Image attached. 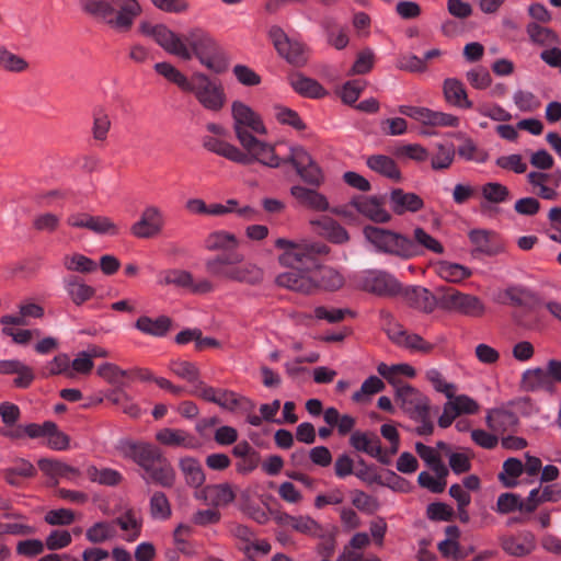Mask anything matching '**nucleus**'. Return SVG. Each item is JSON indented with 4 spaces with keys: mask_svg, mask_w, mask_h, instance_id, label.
Wrapping results in <instances>:
<instances>
[{
    "mask_svg": "<svg viewBox=\"0 0 561 561\" xmlns=\"http://www.w3.org/2000/svg\"><path fill=\"white\" fill-rule=\"evenodd\" d=\"M45 430L47 431L46 436L48 437V447L55 450H66L69 448L70 437L66 433L59 431L56 423L46 421Z\"/></svg>",
    "mask_w": 561,
    "mask_h": 561,
    "instance_id": "8fccbe9b",
    "label": "nucleus"
},
{
    "mask_svg": "<svg viewBox=\"0 0 561 561\" xmlns=\"http://www.w3.org/2000/svg\"><path fill=\"white\" fill-rule=\"evenodd\" d=\"M389 198L392 211L398 216L408 211L416 213L424 208V201L420 195L404 192L402 188H393Z\"/></svg>",
    "mask_w": 561,
    "mask_h": 561,
    "instance_id": "4be33fe9",
    "label": "nucleus"
},
{
    "mask_svg": "<svg viewBox=\"0 0 561 561\" xmlns=\"http://www.w3.org/2000/svg\"><path fill=\"white\" fill-rule=\"evenodd\" d=\"M275 247L283 250L278 256V262L288 267L306 264L314 261L318 256H324L330 253V248L322 242H310L300 240L298 242L278 238L275 240Z\"/></svg>",
    "mask_w": 561,
    "mask_h": 561,
    "instance_id": "7ed1b4c3",
    "label": "nucleus"
},
{
    "mask_svg": "<svg viewBox=\"0 0 561 561\" xmlns=\"http://www.w3.org/2000/svg\"><path fill=\"white\" fill-rule=\"evenodd\" d=\"M208 494L213 507L226 506L236 500V494L229 483L210 484Z\"/></svg>",
    "mask_w": 561,
    "mask_h": 561,
    "instance_id": "de8ad7c7",
    "label": "nucleus"
},
{
    "mask_svg": "<svg viewBox=\"0 0 561 561\" xmlns=\"http://www.w3.org/2000/svg\"><path fill=\"white\" fill-rule=\"evenodd\" d=\"M438 274L448 282L458 283L471 275V271L460 264L447 261L438 262Z\"/></svg>",
    "mask_w": 561,
    "mask_h": 561,
    "instance_id": "a18cd8bd",
    "label": "nucleus"
},
{
    "mask_svg": "<svg viewBox=\"0 0 561 561\" xmlns=\"http://www.w3.org/2000/svg\"><path fill=\"white\" fill-rule=\"evenodd\" d=\"M119 10L114 19H110L107 23L121 31H128L134 22V19L141 13V7L137 0H126V2L118 3Z\"/></svg>",
    "mask_w": 561,
    "mask_h": 561,
    "instance_id": "a878e982",
    "label": "nucleus"
},
{
    "mask_svg": "<svg viewBox=\"0 0 561 561\" xmlns=\"http://www.w3.org/2000/svg\"><path fill=\"white\" fill-rule=\"evenodd\" d=\"M38 468L54 481L51 485L58 484V478L76 480L81 476L78 468L71 467L66 462L55 459L42 458L37 461Z\"/></svg>",
    "mask_w": 561,
    "mask_h": 561,
    "instance_id": "b1692460",
    "label": "nucleus"
},
{
    "mask_svg": "<svg viewBox=\"0 0 561 561\" xmlns=\"http://www.w3.org/2000/svg\"><path fill=\"white\" fill-rule=\"evenodd\" d=\"M139 28L142 34L152 36L157 44L165 51L179 56L184 60H190L192 58L190 49L182 42L180 36L169 30L165 25H152L149 22H141Z\"/></svg>",
    "mask_w": 561,
    "mask_h": 561,
    "instance_id": "9d476101",
    "label": "nucleus"
},
{
    "mask_svg": "<svg viewBox=\"0 0 561 561\" xmlns=\"http://www.w3.org/2000/svg\"><path fill=\"white\" fill-rule=\"evenodd\" d=\"M352 504L363 512L375 513L380 504L378 500L371 495L366 494L364 491H354V497Z\"/></svg>",
    "mask_w": 561,
    "mask_h": 561,
    "instance_id": "69168bd1",
    "label": "nucleus"
},
{
    "mask_svg": "<svg viewBox=\"0 0 561 561\" xmlns=\"http://www.w3.org/2000/svg\"><path fill=\"white\" fill-rule=\"evenodd\" d=\"M293 529L305 535L321 536V525L309 516H295Z\"/></svg>",
    "mask_w": 561,
    "mask_h": 561,
    "instance_id": "e2e57ef3",
    "label": "nucleus"
},
{
    "mask_svg": "<svg viewBox=\"0 0 561 561\" xmlns=\"http://www.w3.org/2000/svg\"><path fill=\"white\" fill-rule=\"evenodd\" d=\"M524 472V465L517 458H508L503 463V470L499 474V480L506 488H514L517 484L516 479Z\"/></svg>",
    "mask_w": 561,
    "mask_h": 561,
    "instance_id": "79ce46f5",
    "label": "nucleus"
},
{
    "mask_svg": "<svg viewBox=\"0 0 561 561\" xmlns=\"http://www.w3.org/2000/svg\"><path fill=\"white\" fill-rule=\"evenodd\" d=\"M360 288L367 293L381 297H393L402 293L401 284L389 273L378 272L365 277Z\"/></svg>",
    "mask_w": 561,
    "mask_h": 561,
    "instance_id": "2eb2a0df",
    "label": "nucleus"
},
{
    "mask_svg": "<svg viewBox=\"0 0 561 561\" xmlns=\"http://www.w3.org/2000/svg\"><path fill=\"white\" fill-rule=\"evenodd\" d=\"M64 266L68 271L78 272V273H92L96 271V263L82 255V254H73L71 256H66L64 261Z\"/></svg>",
    "mask_w": 561,
    "mask_h": 561,
    "instance_id": "5fc2aeb1",
    "label": "nucleus"
},
{
    "mask_svg": "<svg viewBox=\"0 0 561 561\" xmlns=\"http://www.w3.org/2000/svg\"><path fill=\"white\" fill-rule=\"evenodd\" d=\"M197 101L208 111L219 112L226 104V93L219 81L210 80L204 73H194L190 89Z\"/></svg>",
    "mask_w": 561,
    "mask_h": 561,
    "instance_id": "0eeeda50",
    "label": "nucleus"
},
{
    "mask_svg": "<svg viewBox=\"0 0 561 561\" xmlns=\"http://www.w3.org/2000/svg\"><path fill=\"white\" fill-rule=\"evenodd\" d=\"M411 240L415 247V253L413 254V257L420 255L422 253V249L434 252L436 254L444 253L443 244L421 227H416L413 230V239Z\"/></svg>",
    "mask_w": 561,
    "mask_h": 561,
    "instance_id": "e433bc0d",
    "label": "nucleus"
},
{
    "mask_svg": "<svg viewBox=\"0 0 561 561\" xmlns=\"http://www.w3.org/2000/svg\"><path fill=\"white\" fill-rule=\"evenodd\" d=\"M162 224L160 210L150 206L142 211L140 219L131 226V233L138 238H152L160 233Z\"/></svg>",
    "mask_w": 561,
    "mask_h": 561,
    "instance_id": "aec40b11",
    "label": "nucleus"
},
{
    "mask_svg": "<svg viewBox=\"0 0 561 561\" xmlns=\"http://www.w3.org/2000/svg\"><path fill=\"white\" fill-rule=\"evenodd\" d=\"M350 444L355 450L366 453L377 458L382 465H389L391 462L388 454L382 450L379 437L374 433L367 434L356 431L352 433Z\"/></svg>",
    "mask_w": 561,
    "mask_h": 561,
    "instance_id": "dca6fc26",
    "label": "nucleus"
},
{
    "mask_svg": "<svg viewBox=\"0 0 561 561\" xmlns=\"http://www.w3.org/2000/svg\"><path fill=\"white\" fill-rule=\"evenodd\" d=\"M448 402L453 404L454 411L458 416L461 414H474L480 408L476 400L465 394H454V398L448 399Z\"/></svg>",
    "mask_w": 561,
    "mask_h": 561,
    "instance_id": "680f3d73",
    "label": "nucleus"
},
{
    "mask_svg": "<svg viewBox=\"0 0 561 561\" xmlns=\"http://www.w3.org/2000/svg\"><path fill=\"white\" fill-rule=\"evenodd\" d=\"M493 232L485 229H473L469 232V239L474 245L471 251L472 256L477 254H484L488 256H494L504 251L502 243L492 240Z\"/></svg>",
    "mask_w": 561,
    "mask_h": 561,
    "instance_id": "5701e85b",
    "label": "nucleus"
},
{
    "mask_svg": "<svg viewBox=\"0 0 561 561\" xmlns=\"http://www.w3.org/2000/svg\"><path fill=\"white\" fill-rule=\"evenodd\" d=\"M118 451L128 459H131L145 471L151 469L152 465L163 456L161 450L146 442H135L131 439H124L117 446Z\"/></svg>",
    "mask_w": 561,
    "mask_h": 561,
    "instance_id": "9b49d317",
    "label": "nucleus"
},
{
    "mask_svg": "<svg viewBox=\"0 0 561 561\" xmlns=\"http://www.w3.org/2000/svg\"><path fill=\"white\" fill-rule=\"evenodd\" d=\"M367 165L373 171L396 182L401 181L402 175L396 161L385 154H373L367 158Z\"/></svg>",
    "mask_w": 561,
    "mask_h": 561,
    "instance_id": "c85d7f7f",
    "label": "nucleus"
},
{
    "mask_svg": "<svg viewBox=\"0 0 561 561\" xmlns=\"http://www.w3.org/2000/svg\"><path fill=\"white\" fill-rule=\"evenodd\" d=\"M561 499V488L557 484L546 485L542 490L535 488L527 497L526 513H533L545 502H558Z\"/></svg>",
    "mask_w": 561,
    "mask_h": 561,
    "instance_id": "cd10ccee",
    "label": "nucleus"
},
{
    "mask_svg": "<svg viewBox=\"0 0 561 561\" xmlns=\"http://www.w3.org/2000/svg\"><path fill=\"white\" fill-rule=\"evenodd\" d=\"M238 241L234 234L229 232L210 233L206 240L209 251L227 250L226 252L206 262L207 272L218 278L259 285L263 282L262 268L253 263H245L243 254L231 250L237 248Z\"/></svg>",
    "mask_w": 561,
    "mask_h": 561,
    "instance_id": "f257e3e1",
    "label": "nucleus"
},
{
    "mask_svg": "<svg viewBox=\"0 0 561 561\" xmlns=\"http://www.w3.org/2000/svg\"><path fill=\"white\" fill-rule=\"evenodd\" d=\"M0 433L10 439H21L24 436L30 438H38L46 436L47 431L45 430V422L39 425L36 423H30L25 426L19 425L14 428H1Z\"/></svg>",
    "mask_w": 561,
    "mask_h": 561,
    "instance_id": "58836bf2",
    "label": "nucleus"
},
{
    "mask_svg": "<svg viewBox=\"0 0 561 561\" xmlns=\"http://www.w3.org/2000/svg\"><path fill=\"white\" fill-rule=\"evenodd\" d=\"M401 295L405 302L415 309H419L425 313H431L436 307L440 308V295L436 296L432 294L427 288L421 286L402 288Z\"/></svg>",
    "mask_w": 561,
    "mask_h": 561,
    "instance_id": "a211bd4d",
    "label": "nucleus"
},
{
    "mask_svg": "<svg viewBox=\"0 0 561 561\" xmlns=\"http://www.w3.org/2000/svg\"><path fill=\"white\" fill-rule=\"evenodd\" d=\"M36 474L35 467L23 458L15 461L14 467L5 468L3 470L4 480L13 486L20 485L19 477L33 478Z\"/></svg>",
    "mask_w": 561,
    "mask_h": 561,
    "instance_id": "4c0bfd02",
    "label": "nucleus"
},
{
    "mask_svg": "<svg viewBox=\"0 0 561 561\" xmlns=\"http://www.w3.org/2000/svg\"><path fill=\"white\" fill-rule=\"evenodd\" d=\"M389 337L398 344H401L400 337H404L402 344L407 348L419 351L425 354L431 353L434 348L431 343L426 342L421 335L415 333L408 334L405 331H399L397 334H389Z\"/></svg>",
    "mask_w": 561,
    "mask_h": 561,
    "instance_id": "37998d69",
    "label": "nucleus"
},
{
    "mask_svg": "<svg viewBox=\"0 0 561 561\" xmlns=\"http://www.w3.org/2000/svg\"><path fill=\"white\" fill-rule=\"evenodd\" d=\"M231 114L233 118V130L241 145L253 140L254 136L251 131L264 135L266 128L260 117L250 106L241 101H234L231 105Z\"/></svg>",
    "mask_w": 561,
    "mask_h": 561,
    "instance_id": "6e6552de",
    "label": "nucleus"
},
{
    "mask_svg": "<svg viewBox=\"0 0 561 561\" xmlns=\"http://www.w3.org/2000/svg\"><path fill=\"white\" fill-rule=\"evenodd\" d=\"M276 285L289 290L309 295L316 290V282L307 272L299 268H293L289 272L279 274L275 279Z\"/></svg>",
    "mask_w": 561,
    "mask_h": 561,
    "instance_id": "6ab92c4d",
    "label": "nucleus"
},
{
    "mask_svg": "<svg viewBox=\"0 0 561 561\" xmlns=\"http://www.w3.org/2000/svg\"><path fill=\"white\" fill-rule=\"evenodd\" d=\"M188 434L183 430L163 428L157 433L156 439L167 446H191Z\"/></svg>",
    "mask_w": 561,
    "mask_h": 561,
    "instance_id": "864d4df0",
    "label": "nucleus"
},
{
    "mask_svg": "<svg viewBox=\"0 0 561 561\" xmlns=\"http://www.w3.org/2000/svg\"><path fill=\"white\" fill-rule=\"evenodd\" d=\"M293 89L302 96L318 99L327 94L325 89L314 79L297 73L290 82Z\"/></svg>",
    "mask_w": 561,
    "mask_h": 561,
    "instance_id": "473e14b6",
    "label": "nucleus"
},
{
    "mask_svg": "<svg viewBox=\"0 0 561 561\" xmlns=\"http://www.w3.org/2000/svg\"><path fill=\"white\" fill-rule=\"evenodd\" d=\"M346 316L354 318L356 312L348 309H328L324 306L314 308V317L319 320H327L330 323H339L344 320Z\"/></svg>",
    "mask_w": 561,
    "mask_h": 561,
    "instance_id": "13d9d810",
    "label": "nucleus"
},
{
    "mask_svg": "<svg viewBox=\"0 0 561 561\" xmlns=\"http://www.w3.org/2000/svg\"><path fill=\"white\" fill-rule=\"evenodd\" d=\"M396 400L400 401L401 409L411 417L423 413L426 415V410H430L428 399L422 394L417 389L410 385L396 386Z\"/></svg>",
    "mask_w": 561,
    "mask_h": 561,
    "instance_id": "4468645a",
    "label": "nucleus"
},
{
    "mask_svg": "<svg viewBox=\"0 0 561 561\" xmlns=\"http://www.w3.org/2000/svg\"><path fill=\"white\" fill-rule=\"evenodd\" d=\"M311 224L313 226H319L321 228V233L333 243L342 244L350 240V234L346 229L330 217H324L321 220H313Z\"/></svg>",
    "mask_w": 561,
    "mask_h": 561,
    "instance_id": "72a5a7b5",
    "label": "nucleus"
},
{
    "mask_svg": "<svg viewBox=\"0 0 561 561\" xmlns=\"http://www.w3.org/2000/svg\"><path fill=\"white\" fill-rule=\"evenodd\" d=\"M204 147L209 151H213L237 163L249 161V159L245 157V152L241 151L239 148L229 142L216 139L214 137H208L204 142Z\"/></svg>",
    "mask_w": 561,
    "mask_h": 561,
    "instance_id": "7c9ffc66",
    "label": "nucleus"
},
{
    "mask_svg": "<svg viewBox=\"0 0 561 561\" xmlns=\"http://www.w3.org/2000/svg\"><path fill=\"white\" fill-rule=\"evenodd\" d=\"M73 227L87 228L96 233H112L117 232V226L107 217H93L88 216L84 220L72 222Z\"/></svg>",
    "mask_w": 561,
    "mask_h": 561,
    "instance_id": "ea45409f",
    "label": "nucleus"
},
{
    "mask_svg": "<svg viewBox=\"0 0 561 561\" xmlns=\"http://www.w3.org/2000/svg\"><path fill=\"white\" fill-rule=\"evenodd\" d=\"M87 473L92 482H98L99 484L106 486L118 485L123 480V477L118 471L110 468L98 469L95 466H90Z\"/></svg>",
    "mask_w": 561,
    "mask_h": 561,
    "instance_id": "c03bdc74",
    "label": "nucleus"
},
{
    "mask_svg": "<svg viewBox=\"0 0 561 561\" xmlns=\"http://www.w3.org/2000/svg\"><path fill=\"white\" fill-rule=\"evenodd\" d=\"M294 185L290 187V195L295 198L297 204L304 208L314 211H327L330 209V204L325 195L318 192L316 186Z\"/></svg>",
    "mask_w": 561,
    "mask_h": 561,
    "instance_id": "f3484780",
    "label": "nucleus"
},
{
    "mask_svg": "<svg viewBox=\"0 0 561 561\" xmlns=\"http://www.w3.org/2000/svg\"><path fill=\"white\" fill-rule=\"evenodd\" d=\"M502 549L510 556L523 558L530 554L536 548V539L531 533L502 536L500 538Z\"/></svg>",
    "mask_w": 561,
    "mask_h": 561,
    "instance_id": "412c9836",
    "label": "nucleus"
},
{
    "mask_svg": "<svg viewBox=\"0 0 561 561\" xmlns=\"http://www.w3.org/2000/svg\"><path fill=\"white\" fill-rule=\"evenodd\" d=\"M485 422L493 432L505 433L514 431L519 420L514 412L501 408L489 411Z\"/></svg>",
    "mask_w": 561,
    "mask_h": 561,
    "instance_id": "393cba45",
    "label": "nucleus"
},
{
    "mask_svg": "<svg viewBox=\"0 0 561 561\" xmlns=\"http://www.w3.org/2000/svg\"><path fill=\"white\" fill-rule=\"evenodd\" d=\"M67 291L76 306H81L83 302L91 299L95 294V289L93 287L78 282L77 277L69 279L67 283Z\"/></svg>",
    "mask_w": 561,
    "mask_h": 561,
    "instance_id": "49530a36",
    "label": "nucleus"
},
{
    "mask_svg": "<svg viewBox=\"0 0 561 561\" xmlns=\"http://www.w3.org/2000/svg\"><path fill=\"white\" fill-rule=\"evenodd\" d=\"M511 304L518 309L513 312L515 323L525 329H534L539 323V309L541 302L536 294L523 288H508L505 290Z\"/></svg>",
    "mask_w": 561,
    "mask_h": 561,
    "instance_id": "39448f33",
    "label": "nucleus"
},
{
    "mask_svg": "<svg viewBox=\"0 0 561 561\" xmlns=\"http://www.w3.org/2000/svg\"><path fill=\"white\" fill-rule=\"evenodd\" d=\"M313 280L316 282V289L321 288L328 291L339 290L345 282L337 270L329 266H321Z\"/></svg>",
    "mask_w": 561,
    "mask_h": 561,
    "instance_id": "f704fd0d",
    "label": "nucleus"
},
{
    "mask_svg": "<svg viewBox=\"0 0 561 561\" xmlns=\"http://www.w3.org/2000/svg\"><path fill=\"white\" fill-rule=\"evenodd\" d=\"M526 32L533 43L545 46L549 44H558V34L549 27H543L536 22H531L527 25Z\"/></svg>",
    "mask_w": 561,
    "mask_h": 561,
    "instance_id": "a19ab883",
    "label": "nucleus"
},
{
    "mask_svg": "<svg viewBox=\"0 0 561 561\" xmlns=\"http://www.w3.org/2000/svg\"><path fill=\"white\" fill-rule=\"evenodd\" d=\"M363 233L367 241L380 252L393 254L401 259L413 257L415 253L413 241L399 232L376 226H365Z\"/></svg>",
    "mask_w": 561,
    "mask_h": 561,
    "instance_id": "20e7f679",
    "label": "nucleus"
},
{
    "mask_svg": "<svg viewBox=\"0 0 561 561\" xmlns=\"http://www.w3.org/2000/svg\"><path fill=\"white\" fill-rule=\"evenodd\" d=\"M186 42L194 55L208 69L216 73L225 72L228 69L227 57L209 36L192 32Z\"/></svg>",
    "mask_w": 561,
    "mask_h": 561,
    "instance_id": "423d86ee",
    "label": "nucleus"
},
{
    "mask_svg": "<svg viewBox=\"0 0 561 561\" xmlns=\"http://www.w3.org/2000/svg\"><path fill=\"white\" fill-rule=\"evenodd\" d=\"M270 37L273 41L274 47L289 64L294 66H304L307 61L305 56V47L301 43L291 41L278 26H273L270 30Z\"/></svg>",
    "mask_w": 561,
    "mask_h": 561,
    "instance_id": "f8f14e48",
    "label": "nucleus"
},
{
    "mask_svg": "<svg viewBox=\"0 0 561 561\" xmlns=\"http://www.w3.org/2000/svg\"><path fill=\"white\" fill-rule=\"evenodd\" d=\"M443 88L445 99L449 104L465 108L472 107V102L468 99L462 82L457 79H446Z\"/></svg>",
    "mask_w": 561,
    "mask_h": 561,
    "instance_id": "c756f323",
    "label": "nucleus"
},
{
    "mask_svg": "<svg viewBox=\"0 0 561 561\" xmlns=\"http://www.w3.org/2000/svg\"><path fill=\"white\" fill-rule=\"evenodd\" d=\"M385 202L386 197L381 195H356L352 197L350 205L367 219L377 224H386L391 220V215L383 208Z\"/></svg>",
    "mask_w": 561,
    "mask_h": 561,
    "instance_id": "ddd939ff",
    "label": "nucleus"
},
{
    "mask_svg": "<svg viewBox=\"0 0 561 561\" xmlns=\"http://www.w3.org/2000/svg\"><path fill=\"white\" fill-rule=\"evenodd\" d=\"M440 308L461 314L480 318L485 312V306L477 297L460 293L454 288H440Z\"/></svg>",
    "mask_w": 561,
    "mask_h": 561,
    "instance_id": "1a4fd4ad",
    "label": "nucleus"
},
{
    "mask_svg": "<svg viewBox=\"0 0 561 561\" xmlns=\"http://www.w3.org/2000/svg\"><path fill=\"white\" fill-rule=\"evenodd\" d=\"M135 327L145 334L152 336H164L172 328V319L168 316H160L156 320L147 316L137 319Z\"/></svg>",
    "mask_w": 561,
    "mask_h": 561,
    "instance_id": "bb28decb",
    "label": "nucleus"
},
{
    "mask_svg": "<svg viewBox=\"0 0 561 561\" xmlns=\"http://www.w3.org/2000/svg\"><path fill=\"white\" fill-rule=\"evenodd\" d=\"M455 149L451 144L437 146V152L432 158V168L434 170L447 169L454 160Z\"/></svg>",
    "mask_w": 561,
    "mask_h": 561,
    "instance_id": "bf43d9fd",
    "label": "nucleus"
},
{
    "mask_svg": "<svg viewBox=\"0 0 561 561\" xmlns=\"http://www.w3.org/2000/svg\"><path fill=\"white\" fill-rule=\"evenodd\" d=\"M427 517L431 520H444L449 522L454 518V510L442 502L431 503L426 508Z\"/></svg>",
    "mask_w": 561,
    "mask_h": 561,
    "instance_id": "338daca9",
    "label": "nucleus"
},
{
    "mask_svg": "<svg viewBox=\"0 0 561 561\" xmlns=\"http://www.w3.org/2000/svg\"><path fill=\"white\" fill-rule=\"evenodd\" d=\"M154 69L159 75L176 84L183 91H188L191 81L187 80V78L171 64L158 62L156 64Z\"/></svg>",
    "mask_w": 561,
    "mask_h": 561,
    "instance_id": "09e8293b",
    "label": "nucleus"
},
{
    "mask_svg": "<svg viewBox=\"0 0 561 561\" xmlns=\"http://www.w3.org/2000/svg\"><path fill=\"white\" fill-rule=\"evenodd\" d=\"M526 505L527 501H522L519 495L514 493H503L497 499L496 511L500 514H508L514 511L526 513V508L524 507Z\"/></svg>",
    "mask_w": 561,
    "mask_h": 561,
    "instance_id": "603ef678",
    "label": "nucleus"
},
{
    "mask_svg": "<svg viewBox=\"0 0 561 561\" xmlns=\"http://www.w3.org/2000/svg\"><path fill=\"white\" fill-rule=\"evenodd\" d=\"M248 152L245 157L248 162H240L248 165L257 161L270 168H278L280 164H291L305 184L320 187L325 182V175L322 168L311 157V154L301 146L291 147L287 158L280 159L275 153L274 146L259 140L256 137L241 145Z\"/></svg>",
    "mask_w": 561,
    "mask_h": 561,
    "instance_id": "f03ea898",
    "label": "nucleus"
},
{
    "mask_svg": "<svg viewBox=\"0 0 561 561\" xmlns=\"http://www.w3.org/2000/svg\"><path fill=\"white\" fill-rule=\"evenodd\" d=\"M179 466L190 486L197 489L203 485L205 474L197 459L192 457L183 458L180 460Z\"/></svg>",
    "mask_w": 561,
    "mask_h": 561,
    "instance_id": "c9c22d12",
    "label": "nucleus"
},
{
    "mask_svg": "<svg viewBox=\"0 0 561 561\" xmlns=\"http://www.w3.org/2000/svg\"><path fill=\"white\" fill-rule=\"evenodd\" d=\"M146 472L154 483L163 488H172L174 485L175 471L170 461L163 456Z\"/></svg>",
    "mask_w": 561,
    "mask_h": 561,
    "instance_id": "2f4dec72",
    "label": "nucleus"
},
{
    "mask_svg": "<svg viewBox=\"0 0 561 561\" xmlns=\"http://www.w3.org/2000/svg\"><path fill=\"white\" fill-rule=\"evenodd\" d=\"M115 535V526L107 522L95 523L85 533L87 539L92 543L104 542L112 539Z\"/></svg>",
    "mask_w": 561,
    "mask_h": 561,
    "instance_id": "3c124183",
    "label": "nucleus"
},
{
    "mask_svg": "<svg viewBox=\"0 0 561 561\" xmlns=\"http://www.w3.org/2000/svg\"><path fill=\"white\" fill-rule=\"evenodd\" d=\"M98 375L112 385H119L127 376V371L114 364L105 363L98 368Z\"/></svg>",
    "mask_w": 561,
    "mask_h": 561,
    "instance_id": "774afa93",
    "label": "nucleus"
},
{
    "mask_svg": "<svg viewBox=\"0 0 561 561\" xmlns=\"http://www.w3.org/2000/svg\"><path fill=\"white\" fill-rule=\"evenodd\" d=\"M150 513L154 518L167 519L171 516V505L163 492L157 491L150 499Z\"/></svg>",
    "mask_w": 561,
    "mask_h": 561,
    "instance_id": "6e6d98bb",
    "label": "nucleus"
},
{
    "mask_svg": "<svg viewBox=\"0 0 561 561\" xmlns=\"http://www.w3.org/2000/svg\"><path fill=\"white\" fill-rule=\"evenodd\" d=\"M171 370L179 377L190 381L196 382L199 381V370L198 368L190 362H174L171 365Z\"/></svg>",
    "mask_w": 561,
    "mask_h": 561,
    "instance_id": "0e129e2a",
    "label": "nucleus"
},
{
    "mask_svg": "<svg viewBox=\"0 0 561 561\" xmlns=\"http://www.w3.org/2000/svg\"><path fill=\"white\" fill-rule=\"evenodd\" d=\"M106 398L113 404L119 405L123 412L131 417H137L140 413L138 405L133 403L127 394L121 390H113Z\"/></svg>",
    "mask_w": 561,
    "mask_h": 561,
    "instance_id": "052dcab7",
    "label": "nucleus"
},
{
    "mask_svg": "<svg viewBox=\"0 0 561 561\" xmlns=\"http://www.w3.org/2000/svg\"><path fill=\"white\" fill-rule=\"evenodd\" d=\"M481 194L488 202L500 204L508 198L510 191L501 183L489 182L482 186Z\"/></svg>",
    "mask_w": 561,
    "mask_h": 561,
    "instance_id": "4d7b16f0",
    "label": "nucleus"
}]
</instances>
